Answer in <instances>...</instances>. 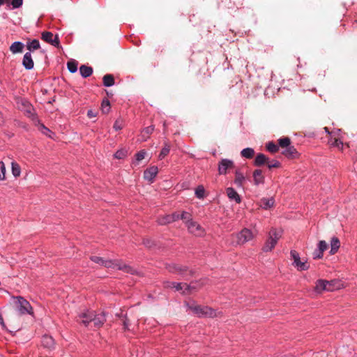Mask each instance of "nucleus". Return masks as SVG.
I'll return each mask as SVG.
<instances>
[{"instance_id": "nucleus-1", "label": "nucleus", "mask_w": 357, "mask_h": 357, "mask_svg": "<svg viewBox=\"0 0 357 357\" xmlns=\"http://www.w3.org/2000/svg\"><path fill=\"white\" fill-rule=\"evenodd\" d=\"M186 305L192 312L198 317H215L219 316L220 312L207 307L197 305L195 302H187Z\"/></svg>"}, {"instance_id": "nucleus-2", "label": "nucleus", "mask_w": 357, "mask_h": 357, "mask_svg": "<svg viewBox=\"0 0 357 357\" xmlns=\"http://www.w3.org/2000/svg\"><path fill=\"white\" fill-rule=\"evenodd\" d=\"M78 321H81L85 326H88L90 323H93L95 327L101 326L106 321L103 314L95 315L93 312L86 311L79 315Z\"/></svg>"}, {"instance_id": "nucleus-3", "label": "nucleus", "mask_w": 357, "mask_h": 357, "mask_svg": "<svg viewBox=\"0 0 357 357\" xmlns=\"http://www.w3.org/2000/svg\"><path fill=\"white\" fill-rule=\"evenodd\" d=\"M344 133L340 129H334L329 133L328 144L331 147L337 148L343 151L344 146L349 147L348 144H344Z\"/></svg>"}, {"instance_id": "nucleus-4", "label": "nucleus", "mask_w": 357, "mask_h": 357, "mask_svg": "<svg viewBox=\"0 0 357 357\" xmlns=\"http://www.w3.org/2000/svg\"><path fill=\"white\" fill-rule=\"evenodd\" d=\"M15 307L22 315L29 314L33 316V310L29 302L22 296H13Z\"/></svg>"}, {"instance_id": "nucleus-5", "label": "nucleus", "mask_w": 357, "mask_h": 357, "mask_svg": "<svg viewBox=\"0 0 357 357\" xmlns=\"http://www.w3.org/2000/svg\"><path fill=\"white\" fill-rule=\"evenodd\" d=\"M255 235L252 231L247 228L243 229L240 232L231 236L233 245H243L253 239Z\"/></svg>"}, {"instance_id": "nucleus-6", "label": "nucleus", "mask_w": 357, "mask_h": 357, "mask_svg": "<svg viewBox=\"0 0 357 357\" xmlns=\"http://www.w3.org/2000/svg\"><path fill=\"white\" fill-rule=\"evenodd\" d=\"M282 231L275 228H272L269 233L268 237L263 247L264 252L271 251L276 245L278 241L281 238Z\"/></svg>"}, {"instance_id": "nucleus-7", "label": "nucleus", "mask_w": 357, "mask_h": 357, "mask_svg": "<svg viewBox=\"0 0 357 357\" xmlns=\"http://www.w3.org/2000/svg\"><path fill=\"white\" fill-rule=\"evenodd\" d=\"M291 259L292 261V266L297 269L298 271H307L310 268V264L306 259L300 257V255L296 250H291L290 252Z\"/></svg>"}, {"instance_id": "nucleus-8", "label": "nucleus", "mask_w": 357, "mask_h": 357, "mask_svg": "<svg viewBox=\"0 0 357 357\" xmlns=\"http://www.w3.org/2000/svg\"><path fill=\"white\" fill-rule=\"evenodd\" d=\"M102 266L108 268L122 270L131 274H133L135 272L130 266L124 264L119 260H104Z\"/></svg>"}, {"instance_id": "nucleus-9", "label": "nucleus", "mask_w": 357, "mask_h": 357, "mask_svg": "<svg viewBox=\"0 0 357 357\" xmlns=\"http://www.w3.org/2000/svg\"><path fill=\"white\" fill-rule=\"evenodd\" d=\"M235 165L233 160L229 159H221L218 165V171L220 175H226L231 170L234 169Z\"/></svg>"}, {"instance_id": "nucleus-10", "label": "nucleus", "mask_w": 357, "mask_h": 357, "mask_svg": "<svg viewBox=\"0 0 357 357\" xmlns=\"http://www.w3.org/2000/svg\"><path fill=\"white\" fill-rule=\"evenodd\" d=\"M167 287L174 288L176 291H181L183 294L191 293L192 289H195L193 283L187 284L186 283L168 282Z\"/></svg>"}, {"instance_id": "nucleus-11", "label": "nucleus", "mask_w": 357, "mask_h": 357, "mask_svg": "<svg viewBox=\"0 0 357 357\" xmlns=\"http://www.w3.org/2000/svg\"><path fill=\"white\" fill-rule=\"evenodd\" d=\"M188 229L190 233L195 236H202L204 234L205 231L202 226L195 221H191L188 223Z\"/></svg>"}, {"instance_id": "nucleus-12", "label": "nucleus", "mask_w": 357, "mask_h": 357, "mask_svg": "<svg viewBox=\"0 0 357 357\" xmlns=\"http://www.w3.org/2000/svg\"><path fill=\"white\" fill-rule=\"evenodd\" d=\"M314 291L319 294L322 293L324 291H334V287H330L328 280L321 279L316 282Z\"/></svg>"}, {"instance_id": "nucleus-13", "label": "nucleus", "mask_w": 357, "mask_h": 357, "mask_svg": "<svg viewBox=\"0 0 357 357\" xmlns=\"http://www.w3.org/2000/svg\"><path fill=\"white\" fill-rule=\"evenodd\" d=\"M42 40L44 41L55 46L58 47L59 45V40L56 36H54L52 32L45 31L42 33Z\"/></svg>"}, {"instance_id": "nucleus-14", "label": "nucleus", "mask_w": 357, "mask_h": 357, "mask_svg": "<svg viewBox=\"0 0 357 357\" xmlns=\"http://www.w3.org/2000/svg\"><path fill=\"white\" fill-rule=\"evenodd\" d=\"M158 173V167L156 166H152L144 171V179L152 183L155 177L157 176Z\"/></svg>"}, {"instance_id": "nucleus-15", "label": "nucleus", "mask_w": 357, "mask_h": 357, "mask_svg": "<svg viewBox=\"0 0 357 357\" xmlns=\"http://www.w3.org/2000/svg\"><path fill=\"white\" fill-rule=\"evenodd\" d=\"M226 194L230 201H234L236 204H240L241 202V196L235 190L234 188H233L231 187L227 188L226 189Z\"/></svg>"}, {"instance_id": "nucleus-16", "label": "nucleus", "mask_w": 357, "mask_h": 357, "mask_svg": "<svg viewBox=\"0 0 357 357\" xmlns=\"http://www.w3.org/2000/svg\"><path fill=\"white\" fill-rule=\"evenodd\" d=\"M282 153L287 158L294 159L298 157L299 154L294 146L289 145L284 148Z\"/></svg>"}, {"instance_id": "nucleus-17", "label": "nucleus", "mask_w": 357, "mask_h": 357, "mask_svg": "<svg viewBox=\"0 0 357 357\" xmlns=\"http://www.w3.org/2000/svg\"><path fill=\"white\" fill-rule=\"evenodd\" d=\"M41 344L42 345L48 349H52L54 348V340L52 336H50L48 335H44L42 337L41 340Z\"/></svg>"}, {"instance_id": "nucleus-18", "label": "nucleus", "mask_w": 357, "mask_h": 357, "mask_svg": "<svg viewBox=\"0 0 357 357\" xmlns=\"http://www.w3.org/2000/svg\"><path fill=\"white\" fill-rule=\"evenodd\" d=\"M252 176L255 185H259L264 183L265 178L261 169H255L253 172Z\"/></svg>"}, {"instance_id": "nucleus-19", "label": "nucleus", "mask_w": 357, "mask_h": 357, "mask_svg": "<svg viewBox=\"0 0 357 357\" xmlns=\"http://www.w3.org/2000/svg\"><path fill=\"white\" fill-rule=\"evenodd\" d=\"M22 65L27 70H31L33 68L34 63L30 52H26L24 55Z\"/></svg>"}, {"instance_id": "nucleus-20", "label": "nucleus", "mask_w": 357, "mask_h": 357, "mask_svg": "<svg viewBox=\"0 0 357 357\" xmlns=\"http://www.w3.org/2000/svg\"><path fill=\"white\" fill-rule=\"evenodd\" d=\"M245 181V176L244 174L240 169H236L234 183L237 187L241 188L243 186V183Z\"/></svg>"}, {"instance_id": "nucleus-21", "label": "nucleus", "mask_w": 357, "mask_h": 357, "mask_svg": "<svg viewBox=\"0 0 357 357\" xmlns=\"http://www.w3.org/2000/svg\"><path fill=\"white\" fill-rule=\"evenodd\" d=\"M275 199L273 197L271 198H262L260 199L259 205V206L265 210H268L274 206Z\"/></svg>"}, {"instance_id": "nucleus-22", "label": "nucleus", "mask_w": 357, "mask_h": 357, "mask_svg": "<svg viewBox=\"0 0 357 357\" xmlns=\"http://www.w3.org/2000/svg\"><path fill=\"white\" fill-rule=\"evenodd\" d=\"M340 247V241L336 236H333L331 240V250L330 254L331 255H335Z\"/></svg>"}, {"instance_id": "nucleus-23", "label": "nucleus", "mask_w": 357, "mask_h": 357, "mask_svg": "<svg viewBox=\"0 0 357 357\" xmlns=\"http://www.w3.org/2000/svg\"><path fill=\"white\" fill-rule=\"evenodd\" d=\"M153 130L154 127L153 126H150L144 128L141 132L140 139L139 140H141L142 142L146 141L147 139L149 138L150 135L152 134Z\"/></svg>"}, {"instance_id": "nucleus-24", "label": "nucleus", "mask_w": 357, "mask_h": 357, "mask_svg": "<svg viewBox=\"0 0 357 357\" xmlns=\"http://www.w3.org/2000/svg\"><path fill=\"white\" fill-rule=\"evenodd\" d=\"M268 158H269L265 155L264 154L259 153L255 157L254 165L257 167H260L264 165H267Z\"/></svg>"}, {"instance_id": "nucleus-25", "label": "nucleus", "mask_w": 357, "mask_h": 357, "mask_svg": "<svg viewBox=\"0 0 357 357\" xmlns=\"http://www.w3.org/2000/svg\"><path fill=\"white\" fill-rule=\"evenodd\" d=\"M24 44L20 41L14 42L10 47V50L13 54H17L23 51Z\"/></svg>"}, {"instance_id": "nucleus-26", "label": "nucleus", "mask_w": 357, "mask_h": 357, "mask_svg": "<svg viewBox=\"0 0 357 357\" xmlns=\"http://www.w3.org/2000/svg\"><path fill=\"white\" fill-rule=\"evenodd\" d=\"M79 73L83 77L86 78L92 75L93 68L90 66L82 65L79 68Z\"/></svg>"}, {"instance_id": "nucleus-27", "label": "nucleus", "mask_w": 357, "mask_h": 357, "mask_svg": "<svg viewBox=\"0 0 357 357\" xmlns=\"http://www.w3.org/2000/svg\"><path fill=\"white\" fill-rule=\"evenodd\" d=\"M11 172L15 178H17L21 174V167L18 163L15 161L11 162Z\"/></svg>"}, {"instance_id": "nucleus-28", "label": "nucleus", "mask_w": 357, "mask_h": 357, "mask_svg": "<svg viewBox=\"0 0 357 357\" xmlns=\"http://www.w3.org/2000/svg\"><path fill=\"white\" fill-rule=\"evenodd\" d=\"M102 81L104 86L107 87L112 86L114 84V77L110 74L105 75L102 78Z\"/></svg>"}, {"instance_id": "nucleus-29", "label": "nucleus", "mask_w": 357, "mask_h": 357, "mask_svg": "<svg viewBox=\"0 0 357 357\" xmlns=\"http://www.w3.org/2000/svg\"><path fill=\"white\" fill-rule=\"evenodd\" d=\"M241 155L243 158H252L255 155V151L252 148H245L241 152Z\"/></svg>"}, {"instance_id": "nucleus-30", "label": "nucleus", "mask_w": 357, "mask_h": 357, "mask_svg": "<svg viewBox=\"0 0 357 357\" xmlns=\"http://www.w3.org/2000/svg\"><path fill=\"white\" fill-rule=\"evenodd\" d=\"M172 218H173L171 216L170 214L165 215L162 217L159 218L158 220V224L162 225H167V224L172 222V220H173Z\"/></svg>"}, {"instance_id": "nucleus-31", "label": "nucleus", "mask_w": 357, "mask_h": 357, "mask_svg": "<svg viewBox=\"0 0 357 357\" xmlns=\"http://www.w3.org/2000/svg\"><path fill=\"white\" fill-rule=\"evenodd\" d=\"M170 151V145L168 143H165V146L162 149L158 158L160 160H162L165 156H167Z\"/></svg>"}, {"instance_id": "nucleus-32", "label": "nucleus", "mask_w": 357, "mask_h": 357, "mask_svg": "<svg viewBox=\"0 0 357 357\" xmlns=\"http://www.w3.org/2000/svg\"><path fill=\"white\" fill-rule=\"evenodd\" d=\"M40 48V43L38 40L34 39L27 43V49L29 51L36 50Z\"/></svg>"}, {"instance_id": "nucleus-33", "label": "nucleus", "mask_w": 357, "mask_h": 357, "mask_svg": "<svg viewBox=\"0 0 357 357\" xmlns=\"http://www.w3.org/2000/svg\"><path fill=\"white\" fill-rule=\"evenodd\" d=\"M5 3H7V6L11 8H20L23 1H0V6L3 5Z\"/></svg>"}, {"instance_id": "nucleus-34", "label": "nucleus", "mask_w": 357, "mask_h": 357, "mask_svg": "<svg viewBox=\"0 0 357 357\" xmlns=\"http://www.w3.org/2000/svg\"><path fill=\"white\" fill-rule=\"evenodd\" d=\"M181 219L183 220L186 226H188V223H189V222L192 221L191 214L186 211H182L181 213Z\"/></svg>"}, {"instance_id": "nucleus-35", "label": "nucleus", "mask_w": 357, "mask_h": 357, "mask_svg": "<svg viewBox=\"0 0 357 357\" xmlns=\"http://www.w3.org/2000/svg\"><path fill=\"white\" fill-rule=\"evenodd\" d=\"M278 144H279V146L284 149L290 145L291 140L289 137L280 138L278 139Z\"/></svg>"}, {"instance_id": "nucleus-36", "label": "nucleus", "mask_w": 357, "mask_h": 357, "mask_svg": "<svg viewBox=\"0 0 357 357\" xmlns=\"http://www.w3.org/2000/svg\"><path fill=\"white\" fill-rule=\"evenodd\" d=\"M195 195L199 199H203L205 196V190L203 185H199L195 189Z\"/></svg>"}, {"instance_id": "nucleus-37", "label": "nucleus", "mask_w": 357, "mask_h": 357, "mask_svg": "<svg viewBox=\"0 0 357 357\" xmlns=\"http://www.w3.org/2000/svg\"><path fill=\"white\" fill-rule=\"evenodd\" d=\"M266 149L272 153H275L278 151L279 146L273 142H268L266 144Z\"/></svg>"}, {"instance_id": "nucleus-38", "label": "nucleus", "mask_w": 357, "mask_h": 357, "mask_svg": "<svg viewBox=\"0 0 357 357\" xmlns=\"http://www.w3.org/2000/svg\"><path fill=\"white\" fill-rule=\"evenodd\" d=\"M67 67L70 73H74L77 70V63L75 61H68L67 63Z\"/></svg>"}, {"instance_id": "nucleus-39", "label": "nucleus", "mask_w": 357, "mask_h": 357, "mask_svg": "<svg viewBox=\"0 0 357 357\" xmlns=\"http://www.w3.org/2000/svg\"><path fill=\"white\" fill-rule=\"evenodd\" d=\"M102 111L103 113H108L110 109V102L107 99H105L102 102Z\"/></svg>"}, {"instance_id": "nucleus-40", "label": "nucleus", "mask_w": 357, "mask_h": 357, "mask_svg": "<svg viewBox=\"0 0 357 357\" xmlns=\"http://www.w3.org/2000/svg\"><path fill=\"white\" fill-rule=\"evenodd\" d=\"M266 165L268 166V167L269 169H271V168H278L281 166V164L278 160H270L268 159Z\"/></svg>"}, {"instance_id": "nucleus-41", "label": "nucleus", "mask_w": 357, "mask_h": 357, "mask_svg": "<svg viewBox=\"0 0 357 357\" xmlns=\"http://www.w3.org/2000/svg\"><path fill=\"white\" fill-rule=\"evenodd\" d=\"M126 155H127V151L125 149L118 150L114 154V157L117 159H123V158H126Z\"/></svg>"}, {"instance_id": "nucleus-42", "label": "nucleus", "mask_w": 357, "mask_h": 357, "mask_svg": "<svg viewBox=\"0 0 357 357\" xmlns=\"http://www.w3.org/2000/svg\"><path fill=\"white\" fill-rule=\"evenodd\" d=\"M328 248V244L325 241H319L317 243V249L322 252H324Z\"/></svg>"}, {"instance_id": "nucleus-43", "label": "nucleus", "mask_w": 357, "mask_h": 357, "mask_svg": "<svg viewBox=\"0 0 357 357\" xmlns=\"http://www.w3.org/2000/svg\"><path fill=\"white\" fill-rule=\"evenodd\" d=\"M6 178V167L3 162H0V181H3Z\"/></svg>"}, {"instance_id": "nucleus-44", "label": "nucleus", "mask_w": 357, "mask_h": 357, "mask_svg": "<svg viewBox=\"0 0 357 357\" xmlns=\"http://www.w3.org/2000/svg\"><path fill=\"white\" fill-rule=\"evenodd\" d=\"M328 283L330 284V287H334V291L340 289L342 285L340 281L336 280L328 281Z\"/></svg>"}, {"instance_id": "nucleus-45", "label": "nucleus", "mask_w": 357, "mask_h": 357, "mask_svg": "<svg viewBox=\"0 0 357 357\" xmlns=\"http://www.w3.org/2000/svg\"><path fill=\"white\" fill-rule=\"evenodd\" d=\"M146 151L144 150H142L139 152H137L136 154H135V160L137 162H139V161H141L142 160H143L146 155Z\"/></svg>"}, {"instance_id": "nucleus-46", "label": "nucleus", "mask_w": 357, "mask_h": 357, "mask_svg": "<svg viewBox=\"0 0 357 357\" xmlns=\"http://www.w3.org/2000/svg\"><path fill=\"white\" fill-rule=\"evenodd\" d=\"M183 271V268H182L180 266L173 264L172 266H169V271L172 273H182Z\"/></svg>"}, {"instance_id": "nucleus-47", "label": "nucleus", "mask_w": 357, "mask_h": 357, "mask_svg": "<svg viewBox=\"0 0 357 357\" xmlns=\"http://www.w3.org/2000/svg\"><path fill=\"white\" fill-rule=\"evenodd\" d=\"M324 256V252L319 250L317 248L315 249L312 253V257L314 259H321Z\"/></svg>"}, {"instance_id": "nucleus-48", "label": "nucleus", "mask_w": 357, "mask_h": 357, "mask_svg": "<svg viewBox=\"0 0 357 357\" xmlns=\"http://www.w3.org/2000/svg\"><path fill=\"white\" fill-rule=\"evenodd\" d=\"M91 260L96 264L102 266L105 259L98 256H93L91 257Z\"/></svg>"}, {"instance_id": "nucleus-49", "label": "nucleus", "mask_w": 357, "mask_h": 357, "mask_svg": "<svg viewBox=\"0 0 357 357\" xmlns=\"http://www.w3.org/2000/svg\"><path fill=\"white\" fill-rule=\"evenodd\" d=\"M114 128L116 130H121L122 128H123V123H122V121L118 119L115 121L114 124Z\"/></svg>"}, {"instance_id": "nucleus-50", "label": "nucleus", "mask_w": 357, "mask_h": 357, "mask_svg": "<svg viewBox=\"0 0 357 357\" xmlns=\"http://www.w3.org/2000/svg\"><path fill=\"white\" fill-rule=\"evenodd\" d=\"M170 215L173 218L172 222L181 219V214L178 212L173 213Z\"/></svg>"}, {"instance_id": "nucleus-51", "label": "nucleus", "mask_w": 357, "mask_h": 357, "mask_svg": "<svg viewBox=\"0 0 357 357\" xmlns=\"http://www.w3.org/2000/svg\"><path fill=\"white\" fill-rule=\"evenodd\" d=\"M96 116H97V112H96L95 111H93L92 109L88 110L87 116L89 118H90V119L94 118V117H96Z\"/></svg>"}, {"instance_id": "nucleus-52", "label": "nucleus", "mask_w": 357, "mask_h": 357, "mask_svg": "<svg viewBox=\"0 0 357 357\" xmlns=\"http://www.w3.org/2000/svg\"><path fill=\"white\" fill-rule=\"evenodd\" d=\"M0 325L1 326L3 329H6V326L5 323H4L3 319V317H2L1 314H0Z\"/></svg>"}, {"instance_id": "nucleus-53", "label": "nucleus", "mask_w": 357, "mask_h": 357, "mask_svg": "<svg viewBox=\"0 0 357 357\" xmlns=\"http://www.w3.org/2000/svg\"><path fill=\"white\" fill-rule=\"evenodd\" d=\"M325 132L329 135V133L331 132V131L329 130V129L327 127H324Z\"/></svg>"}, {"instance_id": "nucleus-54", "label": "nucleus", "mask_w": 357, "mask_h": 357, "mask_svg": "<svg viewBox=\"0 0 357 357\" xmlns=\"http://www.w3.org/2000/svg\"><path fill=\"white\" fill-rule=\"evenodd\" d=\"M42 126L46 131L50 132V130L47 128L45 126H44L43 125Z\"/></svg>"}, {"instance_id": "nucleus-55", "label": "nucleus", "mask_w": 357, "mask_h": 357, "mask_svg": "<svg viewBox=\"0 0 357 357\" xmlns=\"http://www.w3.org/2000/svg\"><path fill=\"white\" fill-rule=\"evenodd\" d=\"M124 328H127V324H126V322H124Z\"/></svg>"}, {"instance_id": "nucleus-56", "label": "nucleus", "mask_w": 357, "mask_h": 357, "mask_svg": "<svg viewBox=\"0 0 357 357\" xmlns=\"http://www.w3.org/2000/svg\"><path fill=\"white\" fill-rule=\"evenodd\" d=\"M28 103H29V102H28L27 101H25V102H24V105H28Z\"/></svg>"}]
</instances>
